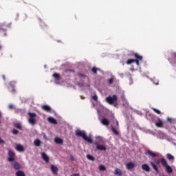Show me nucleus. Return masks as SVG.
<instances>
[{
  "label": "nucleus",
  "mask_w": 176,
  "mask_h": 176,
  "mask_svg": "<svg viewBox=\"0 0 176 176\" xmlns=\"http://www.w3.org/2000/svg\"><path fill=\"white\" fill-rule=\"evenodd\" d=\"M41 157L43 160H45V163H49L50 162V158L45 152L41 153Z\"/></svg>",
  "instance_id": "obj_9"
},
{
  "label": "nucleus",
  "mask_w": 176,
  "mask_h": 176,
  "mask_svg": "<svg viewBox=\"0 0 176 176\" xmlns=\"http://www.w3.org/2000/svg\"><path fill=\"white\" fill-rule=\"evenodd\" d=\"M6 28H10V23H6V22L0 23V32H3V36H8Z\"/></svg>",
  "instance_id": "obj_3"
},
{
  "label": "nucleus",
  "mask_w": 176,
  "mask_h": 176,
  "mask_svg": "<svg viewBox=\"0 0 176 176\" xmlns=\"http://www.w3.org/2000/svg\"><path fill=\"white\" fill-rule=\"evenodd\" d=\"M81 97V99L82 100H85V98L84 97H82V96H80Z\"/></svg>",
  "instance_id": "obj_49"
},
{
  "label": "nucleus",
  "mask_w": 176,
  "mask_h": 176,
  "mask_svg": "<svg viewBox=\"0 0 176 176\" xmlns=\"http://www.w3.org/2000/svg\"><path fill=\"white\" fill-rule=\"evenodd\" d=\"M14 127H16V129H19V130H21L23 128L21 127V124H20V123H15L14 124Z\"/></svg>",
  "instance_id": "obj_32"
},
{
  "label": "nucleus",
  "mask_w": 176,
  "mask_h": 176,
  "mask_svg": "<svg viewBox=\"0 0 176 176\" xmlns=\"http://www.w3.org/2000/svg\"><path fill=\"white\" fill-rule=\"evenodd\" d=\"M47 120L50 123H52V124H57V120L53 117H49L47 118Z\"/></svg>",
  "instance_id": "obj_14"
},
{
  "label": "nucleus",
  "mask_w": 176,
  "mask_h": 176,
  "mask_svg": "<svg viewBox=\"0 0 176 176\" xmlns=\"http://www.w3.org/2000/svg\"><path fill=\"white\" fill-rule=\"evenodd\" d=\"M151 109L153 111H154V112H155V113H157V115H160V113H162V112L160 111V110L156 109V108H154V107H152Z\"/></svg>",
  "instance_id": "obj_31"
},
{
  "label": "nucleus",
  "mask_w": 176,
  "mask_h": 176,
  "mask_svg": "<svg viewBox=\"0 0 176 176\" xmlns=\"http://www.w3.org/2000/svg\"><path fill=\"white\" fill-rule=\"evenodd\" d=\"M166 172L168 173L169 174H171L173 173V168L170 166L169 165L165 166Z\"/></svg>",
  "instance_id": "obj_24"
},
{
  "label": "nucleus",
  "mask_w": 176,
  "mask_h": 176,
  "mask_svg": "<svg viewBox=\"0 0 176 176\" xmlns=\"http://www.w3.org/2000/svg\"><path fill=\"white\" fill-rule=\"evenodd\" d=\"M1 122H2V121L0 120V123H1Z\"/></svg>",
  "instance_id": "obj_52"
},
{
  "label": "nucleus",
  "mask_w": 176,
  "mask_h": 176,
  "mask_svg": "<svg viewBox=\"0 0 176 176\" xmlns=\"http://www.w3.org/2000/svg\"><path fill=\"white\" fill-rule=\"evenodd\" d=\"M94 144L96 145L98 151H107V147L102 144H98L96 142H94Z\"/></svg>",
  "instance_id": "obj_6"
},
{
  "label": "nucleus",
  "mask_w": 176,
  "mask_h": 176,
  "mask_svg": "<svg viewBox=\"0 0 176 176\" xmlns=\"http://www.w3.org/2000/svg\"><path fill=\"white\" fill-rule=\"evenodd\" d=\"M145 155L151 156V157H157L159 156V153H156L151 150H148Z\"/></svg>",
  "instance_id": "obj_8"
},
{
  "label": "nucleus",
  "mask_w": 176,
  "mask_h": 176,
  "mask_svg": "<svg viewBox=\"0 0 176 176\" xmlns=\"http://www.w3.org/2000/svg\"><path fill=\"white\" fill-rule=\"evenodd\" d=\"M114 174L115 175L122 176L123 175V172H122V170L117 168L114 170Z\"/></svg>",
  "instance_id": "obj_17"
},
{
  "label": "nucleus",
  "mask_w": 176,
  "mask_h": 176,
  "mask_svg": "<svg viewBox=\"0 0 176 176\" xmlns=\"http://www.w3.org/2000/svg\"><path fill=\"white\" fill-rule=\"evenodd\" d=\"M99 170H100V171H105V170H107V168L104 165H100Z\"/></svg>",
  "instance_id": "obj_34"
},
{
  "label": "nucleus",
  "mask_w": 176,
  "mask_h": 176,
  "mask_svg": "<svg viewBox=\"0 0 176 176\" xmlns=\"http://www.w3.org/2000/svg\"><path fill=\"white\" fill-rule=\"evenodd\" d=\"M42 109H43V111H45L46 112H52V107H50V106L49 105H43L41 106Z\"/></svg>",
  "instance_id": "obj_13"
},
{
  "label": "nucleus",
  "mask_w": 176,
  "mask_h": 176,
  "mask_svg": "<svg viewBox=\"0 0 176 176\" xmlns=\"http://www.w3.org/2000/svg\"><path fill=\"white\" fill-rule=\"evenodd\" d=\"M106 101L110 105H112L115 102L118 101V96L116 95H113L112 96H108L106 98Z\"/></svg>",
  "instance_id": "obj_4"
},
{
  "label": "nucleus",
  "mask_w": 176,
  "mask_h": 176,
  "mask_svg": "<svg viewBox=\"0 0 176 176\" xmlns=\"http://www.w3.org/2000/svg\"><path fill=\"white\" fill-rule=\"evenodd\" d=\"M117 126H119V121H116Z\"/></svg>",
  "instance_id": "obj_46"
},
{
  "label": "nucleus",
  "mask_w": 176,
  "mask_h": 176,
  "mask_svg": "<svg viewBox=\"0 0 176 176\" xmlns=\"http://www.w3.org/2000/svg\"><path fill=\"white\" fill-rule=\"evenodd\" d=\"M134 63H136V65L138 66H140V60L138 59H134Z\"/></svg>",
  "instance_id": "obj_39"
},
{
  "label": "nucleus",
  "mask_w": 176,
  "mask_h": 176,
  "mask_svg": "<svg viewBox=\"0 0 176 176\" xmlns=\"http://www.w3.org/2000/svg\"><path fill=\"white\" fill-rule=\"evenodd\" d=\"M126 168L129 170H134V168H135V164L133 162H128L126 164Z\"/></svg>",
  "instance_id": "obj_7"
},
{
  "label": "nucleus",
  "mask_w": 176,
  "mask_h": 176,
  "mask_svg": "<svg viewBox=\"0 0 176 176\" xmlns=\"http://www.w3.org/2000/svg\"><path fill=\"white\" fill-rule=\"evenodd\" d=\"M150 164L153 167V170H155V171H156V173H160L157 166H156V164H154L153 162H151Z\"/></svg>",
  "instance_id": "obj_18"
},
{
  "label": "nucleus",
  "mask_w": 176,
  "mask_h": 176,
  "mask_svg": "<svg viewBox=\"0 0 176 176\" xmlns=\"http://www.w3.org/2000/svg\"><path fill=\"white\" fill-rule=\"evenodd\" d=\"M91 71L94 74H97V71H100V69L98 67H92Z\"/></svg>",
  "instance_id": "obj_33"
},
{
  "label": "nucleus",
  "mask_w": 176,
  "mask_h": 176,
  "mask_svg": "<svg viewBox=\"0 0 176 176\" xmlns=\"http://www.w3.org/2000/svg\"><path fill=\"white\" fill-rule=\"evenodd\" d=\"M34 144L35 146H41V140L39 139H36L34 141Z\"/></svg>",
  "instance_id": "obj_25"
},
{
  "label": "nucleus",
  "mask_w": 176,
  "mask_h": 176,
  "mask_svg": "<svg viewBox=\"0 0 176 176\" xmlns=\"http://www.w3.org/2000/svg\"><path fill=\"white\" fill-rule=\"evenodd\" d=\"M92 100H94V101H98V96H97V95L92 96Z\"/></svg>",
  "instance_id": "obj_37"
},
{
  "label": "nucleus",
  "mask_w": 176,
  "mask_h": 176,
  "mask_svg": "<svg viewBox=\"0 0 176 176\" xmlns=\"http://www.w3.org/2000/svg\"><path fill=\"white\" fill-rule=\"evenodd\" d=\"M76 137H81L82 140L87 141V142H89V144H93V140L91 139V138H89V136L86 135V132L85 131H81L79 129L76 130Z\"/></svg>",
  "instance_id": "obj_1"
},
{
  "label": "nucleus",
  "mask_w": 176,
  "mask_h": 176,
  "mask_svg": "<svg viewBox=\"0 0 176 176\" xmlns=\"http://www.w3.org/2000/svg\"><path fill=\"white\" fill-rule=\"evenodd\" d=\"M108 82L109 83V85H112V83H113V78H111L108 80Z\"/></svg>",
  "instance_id": "obj_38"
},
{
  "label": "nucleus",
  "mask_w": 176,
  "mask_h": 176,
  "mask_svg": "<svg viewBox=\"0 0 176 176\" xmlns=\"http://www.w3.org/2000/svg\"><path fill=\"white\" fill-rule=\"evenodd\" d=\"M122 101H125V104H126V105L128 104L127 101H126V99L124 98H122Z\"/></svg>",
  "instance_id": "obj_44"
},
{
  "label": "nucleus",
  "mask_w": 176,
  "mask_h": 176,
  "mask_svg": "<svg viewBox=\"0 0 176 176\" xmlns=\"http://www.w3.org/2000/svg\"><path fill=\"white\" fill-rule=\"evenodd\" d=\"M28 116H30L28 119V122L30 124L34 126L36 124V113H28Z\"/></svg>",
  "instance_id": "obj_2"
},
{
  "label": "nucleus",
  "mask_w": 176,
  "mask_h": 176,
  "mask_svg": "<svg viewBox=\"0 0 176 176\" xmlns=\"http://www.w3.org/2000/svg\"><path fill=\"white\" fill-rule=\"evenodd\" d=\"M133 63H134V59H128L126 61V64H128V65L133 64Z\"/></svg>",
  "instance_id": "obj_36"
},
{
  "label": "nucleus",
  "mask_w": 176,
  "mask_h": 176,
  "mask_svg": "<svg viewBox=\"0 0 176 176\" xmlns=\"http://www.w3.org/2000/svg\"><path fill=\"white\" fill-rule=\"evenodd\" d=\"M166 157L168 160H174V155L170 154V153H168L166 155Z\"/></svg>",
  "instance_id": "obj_28"
},
{
  "label": "nucleus",
  "mask_w": 176,
  "mask_h": 176,
  "mask_svg": "<svg viewBox=\"0 0 176 176\" xmlns=\"http://www.w3.org/2000/svg\"><path fill=\"white\" fill-rule=\"evenodd\" d=\"M167 121L172 124H176V118H168Z\"/></svg>",
  "instance_id": "obj_19"
},
{
  "label": "nucleus",
  "mask_w": 176,
  "mask_h": 176,
  "mask_svg": "<svg viewBox=\"0 0 176 176\" xmlns=\"http://www.w3.org/2000/svg\"><path fill=\"white\" fill-rule=\"evenodd\" d=\"M16 176H25V173L23 170H18L15 173Z\"/></svg>",
  "instance_id": "obj_22"
},
{
  "label": "nucleus",
  "mask_w": 176,
  "mask_h": 176,
  "mask_svg": "<svg viewBox=\"0 0 176 176\" xmlns=\"http://www.w3.org/2000/svg\"><path fill=\"white\" fill-rule=\"evenodd\" d=\"M142 169L146 173H149V171H151V167H149V166L146 164L142 165Z\"/></svg>",
  "instance_id": "obj_11"
},
{
  "label": "nucleus",
  "mask_w": 176,
  "mask_h": 176,
  "mask_svg": "<svg viewBox=\"0 0 176 176\" xmlns=\"http://www.w3.org/2000/svg\"><path fill=\"white\" fill-rule=\"evenodd\" d=\"M161 164L164 167H167V166H168L167 161H166V159L164 158L161 159Z\"/></svg>",
  "instance_id": "obj_23"
},
{
  "label": "nucleus",
  "mask_w": 176,
  "mask_h": 176,
  "mask_svg": "<svg viewBox=\"0 0 176 176\" xmlns=\"http://www.w3.org/2000/svg\"><path fill=\"white\" fill-rule=\"evenodd\" d=\"M0 144H5V141L0 138Z\"/></svg>",
  "instance_id": "obj_43"
},
{
  "label": "nucleus",
  "mask_w": 176,
  "mask_h": 176,
  "mask_svg": "<svg viewBox=\"0 0 176 176\" xmlns=\"http://www.w3.org/2000/svg\"><path fill=\"white\" fill-rule=\"evenodd\" d=\"M0 49H1V46H0Z\"/></svg>",
  "instance_id": "obj_53"
},
{
  "label": "nucleus",
  "mask_w": 176,
  "mask_h": 176,
  "mask_svg": "<svg viewBox=\"0 0 176 176\" xmlns=\"http://www.w3.org/2000/svg\"><path fill=\"white\" fill-rule=\"evenodd\" d=\"M135 58H137V60H140V61L142 60V56H140V54H138V53H135Z\"/></svg>",
  "instance_id": "obj_26"
},
{
  "label": "nucleus",
  "mask_w": 176,
  "mask_h": 176,
  "mask_svg": "<svg viewBox=\"0 0 176 176\" xmlns=\"http://www.w3.org/2000/svg\"><path fill=\"white\" fill-rule=\"evenodd\" d=\"M12 133L14 134V135H17V134H19V130L14 129H12Z\"/></svg>",
  "instance_id": "obj_35"
},
{
  "label": "nucleus",
  "mask_w": 176,
  "mask_h": 176,
  "mask_svg": "<svg viewBox=\"0 0 176 176\" xmlns=\"http://www.w3.org/2000/svg\"><path fill=\"white\" fill-rule=\"evenodd\" d=\"M78 76H80L81 78H86V76L85 74H82L80 73L78 74Z\"/></svg>",
  "instance_id": "obj_41"
},
{
  "label": "nucleus",
  "mask_w": 176,
  "mask_h": 176,
  "mask_svg": "<svg viewBox=\"0 0 176 176\" xmlns=\"http://www.w3.org/2000/svg\"><path fill=\"white\" fill-rule=\"evenodd\" d=\"M9 109H14V105L13 104H9L8 105Z\"/></svg>",
  "instance_id": "obj_40"
},
{
  "label": "nucleus",
  "mask_w": 176,
  "mask_h": 176,
  "mask_svg": "<svg viewBox=\"0 0 176 176\" xmlns=\"http://www.w3.org/2000/svg\"><path fill=\"white\" fill-rule=\"evenodd\" d=\"M111 131L114 134H116V135H119V132L118 130H116V129H115V127L111 126Z\"/></svg>",
  "instance_id": "obj_29"
},
{
  "label": "nucleus",
  "mask_w": 176,
  "mask_h": 176,
  "mask_svg": "<svg viewBox=\"0 0 176 176\" xmlns=\"http://www.w3.org/2000/svg\"><path fill=\"white\" fill-rule=\"evenodd\" d=\"M54 142L56 144H63V142H64V140H63V139H61L60 138H55Z\"/></svg>",
  "instance_id": "obj_21"
},
{
  "label": "nucleus",
  "mask_w": 176,
  "mask_h": 176,
  "mask_svg": "<svg viewBox=\"0 0 176 176\" xmlns=\"http://www.w3.org/2000/svg\"><path fill=\"white\" fill-rule=\"evenodd\" d=\"M1 116H2V113L0 112V118H1Z\"/></svg>",
  "instance_id": "obj_51"
},
{
  "label": "nucleus",
  "mask_w": 176,
  "mask_h": 176,
  "mask_svg": "<svg viewBox=\"0 0 176 176\" xmlns=\"http://www.w3.org/2000/svg\"><path fill=\"white\" fill-rule=\"evenodd\" d=\"M51 171L53 174H58V168L54 165H51Z\"/></svg>",
  "instance_id": "obj_12"
},
{
  "label": "nucleus",
  "mask_w": 176,
  "mask_h": 176,
  "mask_svg": "<svg viewBox=\"0 0 176 176\" xmlns=\"http://www.w3.org/2000/svg\"><path fill=\"white\" fill-rule=\"evenodd\" d=\"M87 159H88V160H91V162H94V160H96V158L93 157V155H87Z\"/></svg>",
  "instance_id": "obj_27"
},
{
  "label": "nucleus",
  "mask_w": 176,
  "mask_h": 176,
  "mask_svg": "<svg viewBox=\"0 0 176 176\" xmlns=\"http://www.w3.org/2000/svg\"><path fill=\"white\" fill-rule=\"evenodd\" d=\"M54 78L56 80H60V74H57V73H54L53 74Z\"/></svg>",
  "instance_id": "obj_30"
},
{
  "label": "nucleus",
  "mask_w": 176,
  "mask_h": 176,
  "mask_svg": "<svg viewBox=\"0 0 176 176\" xmlns=\"http://www.w3.org/2000/svg\"><path fill=\"white\" fill-rule=\"evenodd\" d=\"M154 162L155 163H156V164H160V161L159 160H155Z\"/></svg>",
  "instance_id": "obj_42"
},
{
  "label": "nucleus",
  "mask_w": 176,
  "mask_h": 176,
  "mask_svg": "<svg viewBox=\"0 0 176 176\" xmlns=\"http://www.w3.org/2000/svg\"><path fill=\"white\" fill-rule=\"evenodd\" d=\"M101 123L103 124L104 126H109V121L107 118H103Z\"/></svg>",
  "instance_id": "obj_20"
},
{
  "label": "nucleus",
  "mask_w": 176,
  "mask_h": 176,
  "mask_svg": "<svg viewBox=\"0 0 176 176\" xmlns=\"http://www.w3.org/2000/svg\"><path fill=\"white\" fill-rule=\"evenodd\" d=\"M173 57L176 60V52L173 53Z\"/></svg>",
  "instance_id": "obj_45"
},
{
  "label": "nucleus",
  "mask_w": 176,
  "mask_h": 176,
  "mask_svg": "<svg viewBox=\"0 0 176 176\" xmlns=\"http://www.w3.org/2000/svg\"><path fill=\"white\" fill-rule=\"evenodd\" d=\"M16 150L18 151V152H24L25 148H24V146L21 144H17L16 146Z\"/></svg>",
  "instance_id": "obj_10"
},
{
  "label": "nucleus",
  "mask_w": 176,
  "mask_h": 176,
  "mask_svg": "<svg viewBox=\"0 0 176 176\" xmlns=\"http://www.w3.org/2000/svg\"><path fill=\"white\" fill-rule=\"evenodd\" d=\"M69 72H74V70L70 69Z\"/></svg>",
  "instance_id": "obj_48"
},
{
  "label": "nucleus",
  "mask_w": 176,
  "mask_h": 176,
  "mask_svg": "<svg viewBox=\"0 0 176 176\" xmlns=\"http://www.w3.org/2000/svg\"><path fill=\"white\" fill-rule=\"evenodd\" d=\"M3 80H5V79H6V78H5V76H3Z\"/></svg>",
  "instance_id": "obj_50"
},
{
  "label": "nucleus",
  "mask_w": 176,
  "mask_h": 176,
  "mask_svg": "<svg viewBox=\"0 0 176 176\" xmlns=\"http://www.w3.org/2000/svg\"><path fill=\"white\" fill-rule=\"evenodd\" d=\"M157 122H155V126L157 127H163V121L162 120V119L160 118H157Z\"/></svg>",
  "instance_id": "obj_15"
},
{
  "label": "nucleus",
  "mask_w": 176,
  "mask_h": 176,
  "mask_svg": "<svg viewBox=\"0 0 176 176\" xmlns=\"http://www.w3.org/2000/svg\"><path fill=\"white\" fill-rule=\"evenodd\" d=\"M9 157L8 158V162H14V157H16V153L12 150L8 151V153Z\"/></svg>",
  "instance_id": "obj_5"
},
{
  "label": "nucleus",
  "mask_w": 176,
  "mask_h": 176,
  "mask_svg": "<svg viewBox=\"0 0 176 176\" xmlns=\"http://www.w3.org/2000/svg\"><path fill=\"white\" fill-rule=\"evenodd\" d=\"M16 90L12 89V93H15Z\"/></svg>",
  "instance_id": "obj_47"
},
{
  "label": "nucleus",
  "mask_w": 176,
  "mask_h": 176,
  "mask_svg": "<svg viewBox=\"0 0 176 176\" xmlns=\"http://www.w3.org/2000/svg\"><path fill=\"white\" fill-rule=\"evenodd\" d=\"M13 168L14 170H21V164H19L17 162H14L13 164Z\"/></svg>",
  "instance_id": "obj_16"
}]
</instances>
